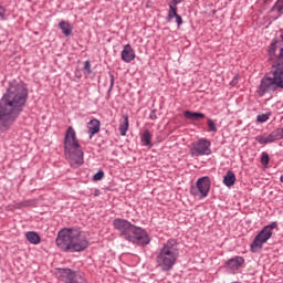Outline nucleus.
I'll return each mask as SVG.
<instances>
[{
	"label": "nucleus",
	"instance_id": "f257e3e1",
	"mask_svg": "<svg viewBox=\"0 0 283 283\" xmlns=\"http://www.w3.org/2000/svg\"><path fill=\"white\" fill-rule=\"evenodd\" d=\"M28 103V87L13 82L0 99V132H8Z\"/></svg>",
	"mask_w": 283,
	"mask_h": 283
},
{
	"label": "nucleus",
	"instance_id": "f03ea898",
	"mask_svg": "<svg viewBox=\"0 0 283 283\" xmlns=\"http://www.w3.org/2000/svg\"><path fill=\"white\" fill-rule=\"evenodd\" d=\"M113 227L126 242L137 244L138 247H147L151 242V238H149L145 229L134 226V223L126 219L116 218L113 221Z\"/></svg>",
	"mask_w": 283,
	"mask_h": 283
},
{
	"label": "nucleus",
	"instance_id": "7ed1b4c3",
	"mask_svg": "<svg viewBox=\"0 0 283 283\" xmlns=\"http://www.w3.org/2000/svg\"><path fill=\"white\" fill-rule=\"evenodd\" d=\"M55 242L61 251H71L72 253L85 251V249L90 247V242L85 238V234L71 228L60 230Z\"/></svg>",
	"mask_w": 283,
	"mask_h": 283
},
{
	"label": "nucleus",
	"instance_id": "20e7f679",
	"mask_svg": "<svg viewBox=\"0 0 283 283\" xmlns=\"http://www.w3.org/2000/svg\"><path fill=\"white\" fill-rule=\"evenodd\" d=\"M270 74H272V76L265 75L261 80L256 91L259 96H264V94H269V92H275L277 88L283 90V48L279 50Z\"/></svg>",
	"mask_w": 283,
	"mask_h": 283
},
{
	"label": "nucleus",
	"instance_id": "39448f33",
	"mask_svg": "<svg viewBox=\"0 0 283 283\" xmlns=\"http://www.w3.org/2000/svg\"><path fill=\"white\" fill-rule=\"evenodd\" d=\"M64 154L73 169H78L84 163L85 153L76 137L74 127L69 126L64 136Z\"/></svg>",
	"mask_w": 283,
	"mask_h": 283
},
{
	"label": "nucleus",
	"instance_id": "423d86ee",
	"mask_svg": "<svg viewBox=\"0 0 283 283\" xmlns=\"http://www.w3.org/2000/svg\"><path fill=\"white\" fill-rule=\"evenodd\" d=\"M178 258H180L178 241L176 239H169L157 253V266L164 272L171 271L176 266Z\"/></svg>",
	"mask_w": 283,
	"mask_h": 283
},
{
	"label": "nucleus",
	"instance_id": "0eeeda50",
	"mask_svg": "<svg viewBox=\"0 0 283 283\" xmlns=\"http://www.w3.org/2000/svg\"><path fill=\"white\" fill-rule=\"evenodd\" d=\"M277 229V221H273L269 226H265L254 238L251 243V252L255 253L258 251H262L264 244L273 238V230Z\"/></svg>",
	"mask_w": 283,
	"mask_h": 283
},
{
	"label": "nucleus",
	"instance_id": "6e6552de",
	"mask_svg": "<svg viewBox=\"0 0 283 283\" xmlns=\"http://www.w3.org/2000/svg\"><path fill=\"white\" fill-rule=\"evenodd\" d=\"M211 190V179L206 176L201 177L196 181V186L190 188L191 196L196 198H200L201 200L209 196V191Z\"/></svg>",
	"mask_w": 283,
	"mask_h": 283
},
{
	"label": "nucleus",
	"instance_id": "1a4fd4ad",
	"mask_svg": "<svg viewBox=\"0 0 283 283\" xmlns=\"http://www.w3.org/2000/svg\"><path fill=\"white\" fill-rule=\"evenodd\" d=\"M55 275L60 282L64 283H87L83 275L72 271V269H57Z\"/></svg>",
	"mask_w": 283,
	"mask_h": 283
},
{
	"label": "nucleus",
	"instance_id": "9d476101",
	"mask_svg": "<svg viewBox=\"0 0 283 283\" xmlns=\"http://www.w3.org/2000/svg\"><path fill=\"white\" fill-rule=\"evenodd\" d=\"M191 156H211V142L207 138H200L190 149Z\"/></svg>",
	"mask_w": 283,
	"mask_h": 283
},
{
	"label": "nucleus",
	"instance_id": "9b49d317",
	"mask_svg": "<svg viewBox=\"0 0 283 283\" xmlns=\"http://www.w3.org/2000/svg\"><path fill=\"white\" fill-rule=\"evenodd\" d=\"M179 3H182V0H171V2H169V11H168V15H167V21L168 23L174 21V19H176V23L178 25V28H180V25H182V17H180V14H178V6Z\"/></svg>",
	"mask_w": 283,
	"mask_h": 283
},
{
	"label": "nucleus",
	"instance_id": "f8f14e48",
	"mask_svg": "<svg viewBox=\"0 0 283 283\" xmlns=\"http://www.w3.org/2000/svg\"><path fill=\"white\" fill-rule=\"evenodd\" d=\"M242 264H244V258L234 256L226 262V269L229 273H235L242 268Z\"/></svg>",
	"mask_w": 283,
	"mask_h": 283
},
{
	"label": "nucleus",
	"instance_id": "ddd939ff",
	"mask_svg": "<svg viewBox=\"0 0 283 283\" xmlns=\"http://www.w3.org/2000/svg\"><path fill=\"white\" fill-rule=\"evenodd\" d=\"M120 57L124 63H132L136 59V51L132 48V44H126L123 46L120 52Z\"/></svg>",
	"mask_w": 283,
	"mask_h": 283
},
{
	"label": "nucleus",
	"instance_id": "4468645a",
	"mask_svg": "<svg viewBox=\"0 0 283 283\" xmlns=\"http://www.w3.org/2000/svg\"><path fill=\"white\" fill-rule=\"evenodd\" d=\"M275 140H280V138L277 137V130H274L269 135H258L255 137V142L260 145H269L271 143H275Z\"/></svg>",
	"mask_w": 283,
	"mask_h": 283
},
{
	"label": "nucleus",
	"instance_id": "2eb2a0df",
	"mask_svg": "<svg viewBox=\"0 0 283 283\" xmlns=\"http://www.w3.org/2000/svg\"><path fill=\"white\" fill-rule=\"evenodd\" d=\"M87 129H88L90 138H94L95 134H98V132H101V120L96 118L91 119L87 123Z\"/></svg>",
	"mask_w": 283,
	"mask_h": 283
},
{
	"label": "nucleus",
	"instance_id": "dca6fc26",
	"mask_svg": "<svg viewBox=\"0 0 283 283\" xmlns=\"http://www.w3.org/2000/svg\"><path fill=\"white\" fill-rule=\"evenodd\" d=\"M60 29L62 31V34H64V36H72V31L74 30V27H72V24H70V22L67 21H61L59 23Z\"/></svg>",
	"mask_w": 283,
	"mask_h": 283
},
{
	"label": "nucleus",
	"instance_id": "f3484780",
	"mask_svg": "<svg viewBox=\"0 0 283 283\" xmlns=\"http://www.w3.org/2000/svg\"><path fill=\"white\" fill-rule=\"evenodd\" d=\"M128 130H129V116L124 115L123 120L119 124L120 136H127Z\"/></svg>",
	"mask_w": 283,
	"mask_h": 283
},
{
	"label": "nucleus",
	"instance_id": "a211bd4d",
	"mask_svg": "<svg viewBox=\"0 0 283 283\" xmlns=\"http://www.w3.org/2000/svg\"><path fill=\"white\" fill-rule=\"evenodd\" d=\"M223 185L226 187H233L235 185V174L232 170H228L223 176Z\"/></svg>",
	"mask_w": 283,
	"mask_h": 283
},
{
	"label": "nucleus",
	"instance_id": "6ab92c4d",
	"mask_svg": "<svg viewBox=\"0 0 283 283\" xmlns=\"http://www.w3.org/2000/svg\"><path fill=\"white\" fill-rule=\"evenodd\" d=\"M25 238L30 244H41V235H39L35 231L27 232Z\"/></svg>",
	"mask_w": 283,
	"mask_h": 283
},
{
	"label": "nucleus",
	"instance_id": "aec40b11",
	"mask_svg": "<svg viewBox=\"0 0 283 283\" xmlns=\"http://www.w3.org/2000/svg\"><path fill=\"white\" fill-rule=\"evenodd\" d=\"M185 118H188V120H200L205 118V114L198 113V112H191V111H186L184 113Z\"/></svg>",
	"mask_w": 283,
	"mask_h": 283
},
{
	"label": "nucleus",
	"instance_id": "412c9836",
	"mask_svg": "<svg viewBox=\"0 0 283 283\" xmlns=\"http://www.w3.org/2000/svg\"><path fill=\"white\" fill-rule=\"evenodd\" d=\"M142 143L148 147H151V133L149 130L144 132L142 136Z\"/></svg>",
	"mask_w": 283,
	"mask_h": 283
},
{
	"label": "nucleus",
	"instance_id": "4be33fe9",
	"mask_svg": "<svg viewBox=\"0 0 283 283\" xmlns=\"http://www.w3.org/2000/svg\"><path fill=\"white\" fill-rule=\"evenodd\" d=\"M207 125L209 127V132H218V127L216 126V122H213V119L209 118Z\"/></svg>",
	"mask_w": 283,
	"mask_h": 283
},
{
	"label": "nucleus",
	"instance_id": "5701e85b",
	"mask_svg": "<svg viewBox=\"0 0 283 283\" xmlns=\"http://www.w3.org/2000/svg\"><path fill=\"white\" fill-rule=\"evenodd\" d=\"M84 73L92 74V63L90 62V60L85 61L84 63Z\"/></svg>",
	"mask_w": 283,
	"mask_h": 283
},
{
	"label": "nucleus",
	"instance_id": "b1692460",
	"mask_svg": "<svg viewBox=\"0 0 283 283\" xmlns=\"http://www.w3.org/2000/svg\"><path fill=\"white\" fill-rule=\"evenodd\" d=\"M275 50H277V40H273L272 43L270 44V54H275Z\"/></svg>",
	"mask_w": 283,
	"mask_h": 283
},
{
	"label": "nucleus",
	"instance_id": "393cba45",
	"mask_svg": "<svg viewBox=\"0 0 283 283\" xmlns=\"http://www.w3.org/2000/svg\"><path fill=\"white\" fill-rule=\"evenodd\" d=\"M269 153H262L261 156V163L262 165H264V167H266V165H269Z\"/></svg>",
	"mask_w": 283,
	"mask_h": 283
},
{
	"label": "nucleus",
	"instance_id": "a878e982",
	"mask_svg": "<svg viewBox=\"0 0 283 283\" xmlns=\"http://www.w3.org/2000/svg\"><path fill=\"white\" fill-rule=\"evenodd\" d=\"M256 120H258V123H266V120H269V115L260 114V115H258Z\"/></svg>",
	"mask_w": 283,
	"mask_h": 283
},
{
	"label": "nucleus",
	"instance_id": "bb28decb",
	"mask_svg": "<svg viewBox=\"0 0 283 283\" xmlns=\"http://www.w3.org/2000/svg\"><path fill=\"white\" fill-rule=\"evenodd\" d=\"M104 177H105V172H103V170H99L94 175L93 180L95 181L103 180Z\"/></svg>",
	"mask_w": 283,
	"mask_h": 283
},
{
	"label": "nucleus",
	"instance_id": "cd10ccee",
	"mask_svg": "<svg viewBox=\"0 0 283 283\" xmlns=\"http://www.w3.org/2000/svg\"><path fill=\"white\" fill-rule=\"evenodd\" d=\"M149 118L150 120H156V118H158V116L156 115V109H153L149 114Z\"/></svg>",
	"mask_w": 283,
	"mask_h": 283
},
{
	"label": "nucleus",
	"instance_id": "c85d7f7f",
	"mask_svg": "<svg viewBox=\"0 0 283 283\" xmlns=\"http://www.w3.org/2000/svg\"><path fill=\"white\" fill-rule=\"evenodd\" d=\"M3 17H6V11L0 7V19H3Z\"/></svg>",
	"mask_w": 283,
	"mask_h": 283
},
{
	"label": "nucleus",
	"instance_id": "c756f323",
	"mask_svg": "<svg viewBox=\"0 0 283 283\" xmlns=\"http://www.w3.org/2000/svg\"><path fill=\"white\" fill-rule=\"evenodd\" d=\"M231 85H238V75L231 81Z\"/></svg>",
	"mask_w": 283,
	"mask_h": 283
},
{
	"label": "nucleus",
	"instance_id": "7c9ffc66",
	"mask_svg": "<svg viewBox=\"0 0 283 283\" xmlns=\"http://www.w3.org/2000/svg\"><path fill=\"white\" fill-rule=\"evenodd\" d=\"M277 137H279V140L283 139V128L281 132H277Z\"/></svg>",
	"mask_w": 283,
	"mask_h": 283
},
{
	"label": "nucleus",
	"instance_id": "2f4dec72",
	"mask_svg": "<svg viewBox=\"0 0 283 283\" xmlns=\"http://www.w3.org/2000/svg\"><path fill=\"white\" fill-rule=\"evenodd\" d=\"M111 87H114V75H112Z\"/></svg>",
	"mask_w": 283,
	"mask_h": 283
},
{
	"label": "nucleus",
	"instance_id": "473e14b6",
	"mask_svg": "<svg viewBox=\"0 0 283 283\" xmlns=\"http://www.w3.org/2000/svg\"><path fill=\"white\" fill-rule=\"evenodd\" d=\"M273 0H263V3H271Z\"/></svg>",
	"mask_w": 283,
	"mask_h": 283
},
{
	"label": "nucleus",
	"instance_id": "72a5a7b5",
	"mask_svg": "<svg viewBox=\"0 0 283 283\" xmlns=\"http://www.w3.org/2000/svg\"><path fill=\"white\" fill-rule=\"evenodd\" d=\"M281 182H283V175L281 176Z\"/></svg>",
	"mask_w": 283,
	"mask_h": 283
}]
</instances>
